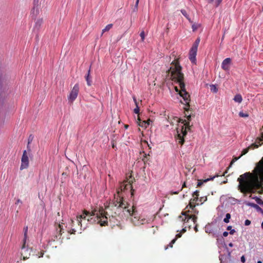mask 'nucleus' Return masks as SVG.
I'll list each match as a JSON object with an SVG mask.
<instances>
[{
    "label": "nucleus",
    "instance_id": "obj_39",
    "mask_svg": "<svg viewBox=\"0 0 263 263\" xmlns=\"http://www.w3.org/2000/svg\"><path fill=\"white\" fill-rule=\"evenodd\" d=\"M32 140H33V137H32V136L30 135L28 138V145H29L30 143H31L32 142ZM27 147L29 148V146H27Z\"/></svg>",
    "mask_w": 263,
    "mask_h": 263
},
{
    "label": "nucleus",
    "instance_id": "obj_20",
    "mask_svg": "<svg viewBox=\"0 0 263 263\" xmlns=\"http://www.w3.org/2000/svg\"><path fill=\"white\" fill-rule=\"evenodd\" d=\"M233 100H234L235 102L240 103L242 101V98L241 95L237 94L235 96Z\"/></svg>",
    "mask_w": 263,
    "mask_h": 263
},
{
    "label": "nucleus",
    "instance_id": "obj_19",
    "mask_svg": "<svg viewBox=\"0 0 263 263\" xmlns=\"http://www.w3.org/2000/svg\"><path fill=\"white\" fill-rule=\"evenodd\" d=\"M28 229V228L27 226L24 228V239L23 241L24 243H26V240L27 239Z\"/></svg>",
    "mask_w": 263,
    "mask_h": 263
},
{
    "label": "nucleus",
    "instance_id": "obj_61",
    "mask_svg": "<svg viewBox=\"0 0 263 263\" xmlns=\"http://www.w3.org/2000/svg\"><path fill=\"white\" fill-rule=\"evenodd\" d=\"M124 127H125V128L127 129L128 127V125H125Z\"/></svg>",
    "mask_w": 263,
    "mask_h": 263
},
{
    "label": "nucleus",
    "instance_id": "obj_29",
    "mask_svg": "<svg viewBox=\"0 0 263 263\" xmlns=\"http://www.w3.org/2000/svg\"><path fill=\"white\" fill-rule=\"evenodd\" d=\"M213 178H211L210 179H205L203 181L199 180L198 182L197 186H200L203 184V182H206L209 180H212Z\"/></svg>",
    "mask_w": 263,
    "mask_h": 263
},
{
    "label": "nucleus",
    "instance_id": "obj_57",
    "mask_svg": "<svg viewBox=\"0 0 263 263\" xmlns=\"http://www.w3.org/2000/svg\"><path fill=\"white\" fill-rule=\"evenodd\" d=\"M229 246L230 247H232L233 246V243H231H231H230L229 244Z\"/></svg>",
    "mask_w": 263,
    "mask_h": 263
},
{
    "label": "nucleus",
    "instance_id": "obj_27",
    "mask_svg": "<svg viewBox=\"0 0 263 263\" xmlns=\"http://www.w3.org/2000/svg\"><path fill=\"white\" fill-rule=\"evenodd\" d=\"M231 218V215L229 213H227L226 215V217L223 219V221L225 223H228L230 221V219Z\"/></svg>",
    "mask_w": 263,
    "mask_h": 263
},
{
    "label": "nucleus",
    "instance_id": "obj_45",
    "mask_svg": "<svg viewBox=\"0 0 263 263\" xmlns=\"http://www.w3.org/2000/svg\"><path fill=\"white\" fill-rule=\"evenodd\" d=\"M251 224V221L248 220V219H247L245 220V224L246 226H249L250 224Z\"/></svg>",
    "mask_w": 263,
    "mask_h": 263
},
{
    "label": "nucleus",
    "instance_id": "obj_37",
    "mask_svg": "<svg viewBox=\"0 0 263 263\" xmlns=\"http://www.w3.org/2000/svg\"><path fill=\"white\" fill-rule=\"evenodd\" d=\"M255 200L259 204H263V201L258 197H255Z\"/></svg>",
    "mask_w": 263,
    "mask_h": 263
},
{
    "label": "nucleus",
    "instance_id": "obj_9",
    "mask_svg": "<svg viewBox=\"0 0 263 263\" xmlns=\"http://www.w3.org/2000/svg\"><path fill=\"white\" fill-rule=\"evenodd\" d=\"M79 92V85L77 83L74 85L72 90H71L69 95L68 97V99L69 101L73 102L77 98Z\"/></svg>",
    "mask_w": 263,
    "mask_h": 263
},
{
    "label": "nucleus",
    "instance_id": "obj_43",
    "mask_svg": "<svg viewBox=\"0 0 263 263\" xmlns=\"http://www.w3.org/2000/svg\"><path fill=\"white\" fill-rule=\"evenodd\" d=\"M77 230L74 228H72L70 231L69 232L70 234H74L75 233L77 232Z\"/></svg>",
    "mask_w": 263,
    "mask_h": 263
},
{
    "label": "nucleus",
    "instance_id": "obj_5",
    "mask_svg": "<svg viewBox=\"0 0 263 263\" xmlns=\"http://www.w3.org/2000/svg\"><path fill=\"white\" fill-rule=\"evenodd\" d=\"M186 116H187V121L185 120H182V123L184 124V125L182 126L180 129V133H179V131L177 130L178 134L177 137H176V140L178 141V143L181 145H183L184 143V137L186 135L187 132L191 130L190 121L191 120V115H186Z\"/></svg>",
    "mask_w": 263,
    "mask_h": 263
},
{
    "label": "nucleus",
    "instance_id": "obj_48",
    "mask_svg": "<svg viewBox=\"0 0 263 263\" xmlns=\"http://www.w3.org/2000/svg\"><path fill=\"white\" fill-rule=\"evenodd\" d=\"M194 198L192 199L193 201L197 202L199 199L198 197H193Z\"/></svg>",
    "mask_w": 263,
    "mask_h": 263
},
{
    "label": "nucleus",
    "instance_id": "obj_40",
    "mask_svg": "<svg viewBox=\"0 0 263 263\" xmlns=\"http://www.w3.org/2000/svg\"><path fill=\"white\" fill-rule=\"evenodd\" d=\"M193 197H199V191L196 190L193 194Z\"/></svg>",
    "mask_w": 263,
    "mask_h": 263
},
{
    "label": "nucleus",
    "instance_id": "obj_23",
    "mask_svg": "<svg viewBox=\"0 0 263 263\" xmlns=\"http://www.w3.org/2000/svg\"><path fill=\"white\" fill-rule=\"evenodd\" d=\"M208 3H212L215 1V4L216 7H218L222 0H206Z\"/></svg>",
    "mask_w": 263,
    "mask_h": 263
},
{
    "label": "nucleus",
    "instance_id": "obj_1",
    "mask_svg": "<svg viewBox=\"0 0 263 263\" xmlns=\"http://www.w3.org/2000/svg\"><path fill=\"white\" fill-rule=\"evenodd\" d=\"M105 209L106 211L103 207H100L96 217L97 223L101 226L107 225L108 219L111 221L117 216H119L122 212L127 217L126 211L132 210V207H129V203L124 200L123 197L116 195L112 201L107 206H105Z\"/></svg>",
    "mask_w": 263,
    "mask_h": 263
},
{
    "label": "nucleus",
    "instance_id": "obj_10",
    "mask_svg": "<svg viewBox=\"0 0 263 263\" xmlns=\"http://www.w3.org/2000/svg\"><path fill=\"white\" fill-rule=\"evenodd\" d=\"M29 166V158L26 150L23 151V155L21 158V165L20 166V170H23L24 169L28 168Z\"/></svg>",
    "mask_w": 263,
    "mask_h": 263
},
{
    "label": "nucleus",
    "instance_id": "obj_36",
    "mask_svg": "<svg viewBox=\"0 0 263 263\" xmlns=\"http://www.w3.org/2000/svg\"><path fill=\"white\" fill-rule=\"evenodd\" d=\"M207 200L206 197H201L199 199V201L201 202V203H203L204 202H205Z\"/></svg>",
    "mask_w": 263,
    "mask_h": 263
},
{
    "label": "nucleus",
    "instance_id": "obj_26",
    "mask_svg": "<svg viewBox=\"0 0 263 263\" xmlns=\"http://www.w3.org/2000/svg\"><path fill=\"white\" fill-rule=\"evenodd\" d=\"M187 209V211H186L185 213H186V214H187V213H193V215H195V214H198V211L197 210V209H195V208H194V209H190V208L189 209Z\"/></svg>",
    "mask_w": 263,
    "mask_h": 263
},
{
    "label": "nucleus",
    "instance_id": "obj_64",
    "mask_svg": "<svg viewBox=\"0 0 263 263\" xmlns=\"http://www.w3.org/2000/svg\"><path fill=\"white\" fill-rule=\"evenodd\" d=\"M257 263H262V261H260V260H258V261H257Z\"/></svg>",
    "mask_w": 263,
    "mask_h": 263
},
{
    "label": "nucleus",
    "instance_id": "obj_22",
    "mask_svg": "<svg viewBox=\"0 0 263 263\" xmlns=\"http://www.w3.org/2000/svg\"><path fill=\"white\" fill-rule=\"evenodd\" d=\"M39 9L37 7H36L35 6L31 10V13L35 16H36L39 14Z\"/></svg>",
    "mask_w": 263,
    "mask_h": 263
},
{
    "label": "nucleus",
    "instance_id": "obj_59",
    "mask_svg": "<svg viewBox=\"0 0 263 263\" xmlns=\"http://www.w3.org/2000/svg\"><path fill=\"white\" fill-rule=\"evenodd\" d=\"M115 146H115V143H113L112 144V148H115Z\"/></svg>",
    "mask_w": 263,
    "mask_h": 263
},
{
    "label": "nucleus",
    "instance_id": "obj_18",
    "mask_svg": "<svg viewBox=\"0 0 263 263\" xmlns=\"http://www.w3.org/2000/svg\"><path fill=\"white\" fill-rule=\"evenodd\" d=\"M195 203L196 202L193 201V200L191 199L190 201L189 205L186 207L185 209L190 208V209H194L196 205H198L199 204L198 203L195 204Z\"/></svg>",
    "mask_w": 263,
    "mask_h": 263
},
{
    "label": "nucleus",
    "instance_id": "obj_4",
    "mask_svg": "<svg viewBox=\"0 0 263 263\" xmlns=\"http://www.w3.org/2000/svg\"><path fill=\"white\" fill-rule=\"evenodd\" d=\"M98 213V210L95 209L91 212H89L86 210H84L83 213L79 216L77 217V221L79 226L80 227V230L82 229V220H87L91 223L97 222V220L96 217L97 216V213Z\"/></svg>",
    "mask_w": 263,
    "mask_h": 263
},
{
    "label": "nucleus",
    "instance_id": "obj_12",
    "mask_svg": "<svg viewBox=\"0 0 263 263\" xmlns=\"http://www.w3.org/2000/svg\"><path fill=\"white\" fill-rule=\"evenodd\" d=\"M182 214L183 216H179V218L182 219V220L184 222H188L191 219L194 223L197 221V217L195 215H189L188 214H186V213H182Z\"/></svg>",
    "mask_w": 263,
    "mask_h": 263
},
{
    "label": "nucleus",
    "instance_id": "obj_6",
    "mask_svg": "<svg viewBox=\"0 0 263 263\" xmlns=\"http://www.w3.org/2000/svg\"><path fill=\"white\" fill-rule=\"evenodd\" d=\"M127 217H132L131 221L135 226L143 224L147 222V220L144 218H140L138 216V213L136 208L134 205L132 206V210L126 211Z\"/></svg>",
    "mask_w": 263,
    "mask_h": 263
},
{
    "label": "nucleus",
    "instance_id": "obj_56",
    "mask_svg": "<svg viewBox=\"0 0 263 263\" xmlns=\"http://www.w3.org/2000/svg\"><path fill=\"white\" fill-rule=\"evenodd\" d=\"M139 0H137L136 2V6H137L139 3Z\"/></svg>",
    "mask_w": 263,
    "mask_h": 263
},
{
    "label": "nucleus",
    "instance_id": "obj_14",
    "mask_svg": "<svg viewBox=\"0 0 263 263\" xmlns=\"http://www.w3.org/2000/svg\"><path fill=\"white\" fill-rule=\"evenodd\" d=\"M63 223L60 224L59 223L56 229V231L57 232V234L55 236V239H53L54 241L55 240V239L58 240V239H60L62 235V233H63Z\"/></svg>",
    "mask_w": 263,
    "mask_h": 263
},
{
    "label": "nucleus",
    "instance_id": "obj_8",
    "mask_svg": "<svg viewBox=\"0 0 263 263\" xmlns=\"http://www.w3.org/2000/svg\"><path fill=\"white\" fill-rule=\"evenodd\" d=\"M200 40L198 37L197 38L195 42L194 43L191 49H190L189 53V59L192 63H195L196 59V57L197 55V51L198 45L199 44Z\"/></svg>",
    "mask_w": 263,
    "mask_h": 263
},
{
    "label": "nucleus",
    "instance_id": "obj_52",
    "mask_svg": "<svg viewBox=\"0 0 263 263\" xmlns=\"http://www.w3.org/2000/svg\"><path fill=\"white\" fill-rule=\"evenodd\" d=\"M181 236V234H178L176 235V239L179 238V237H180Z\"/></svg>",
    "mask_w": 263,
    "mask_h": 263
},
{
    "label": "nucleus",
    "instance_id": "obj_33",
    "mask_svg": "<svg viewBox=\"0 0 263 263\" xmlns=\"http://www.w3.org/2000/svg\"><path fill=\"white\" fill-rule=\"evenodd\" d=\"M255 143L257 144H263V139L260 138H257L256 140Z\"/></svg>",
    "mask_w": 263,
    "mask_h": 263
},
{
    "label": "nucleus",
    "instance_id": "obj_49",
    "mask_svg": "<svg viewBox=\"0 0 263 263\" xmlns=\"http://www.w3.org/2000/svg\"><path fill=\"white\" fill-rule=\"evenodd\" d=\"M228 234H229L228 232H226V231H225V232H224L223 233V236L224 237H227V236H228Z\"/></svg>",
    "mask_w": 263,
    "mask_h": 263
},
{
    "label": "nucleus",
    "instance_id": "obj_55",
    "mask_svg": "<svg viewBox=\"0 0 263 263\" xmlns=\"http://www.w3.org/2000/svg\"><path fill=\"white\" fill-rule=\"evenodd\" d=\"M179 191L173 192L172 193V194H178L179 193Z\"/></svg>",
    "mask_w": 263,
    "mask_h": 263
},
{
    "label": "nucleus",
    "instance_id": "obj_24",
    "mask_svg": "<svg viewBox=\"0 0 263 263\" xmlns=\"http://www.w3.org/2000/svg\"><path fill=\"white\" fill-rule=\"evenodd\" d=\"M181 12L182 14L189 21V22L191 23H193V22L191 20V18L189 17L186 10H181Z\"/></svg>",
    "mask_w": 263,
    "mask_h": 263
},
{
    "label": "nucleus",
    "instance_id": "obj_28",
    "mask_svg": "<svg viewBox=\"0 0 263 263\" xmlns=\"http://www.w3.org/2000/svg\"><path fill=\"white\" fill-rule=\"evenodd\" d=\"M250 149H251V147L249 146L247 148L243 149L241 152V154L240 156L242 157L243 155H246Z\"/></svg>",
    "mask_w": 263,
    "mask_h": 263
},
{
    "label": "nucleus",
    "instance_id": "obj_34",
    "mask_svg": "<svg viewBox=\"0 0 263 263\" xmlns=\"http://www.w3.org/2000/svg\"><path fill=\"white\" fill-rule=\"evenodd\" d=\"M140 36L141 38V41L142 42L144 41V39H145V33H144V31H142L140 34Z\"/></svg>",
    "mask_w": 263,
    "mask_h": 263
},
{
    "label": "nucleus",
    "instance_id": "obj_50",
    "mask_svg": "<svg viewBox=\"0 0 263 263\" xmlns=\"http://www.w3.org/2000/svg\"><path fill=\"white\" fill-rule=\"evenodd\" d=\"M175 90L177 91V92H178L179 93V91L180 90V88L179 87V89L178 88V87L176 86L175 87Z\"/></svg>",
    "mask_w": 263,
    "mask_h": 263
},
{
    "label": "nucleus",
    "instance_id": "obj_53",
    "mask_svg": "<svg viewBox=\"0 0 263 263\" xmlns=\"http://www.w3.org/2000/svg\"><path fill=\"white\" fill-rule=\"evenodd\" d=\"M234 232H235V230L234 229H233V230H231V231L230 232V234H233Z\"/></svg>",
    "mask_w": 263,
    "mask_h": 263
},
{
    "label": "nucleus",
    "instance_id": "obj_35",
    "mask_svg": "<svg viewBox=\"0 0 263 263\" xmlns=\"http://www.w3.org/2000/svg\"><path fill=\"white\" fill-rule=\"evenodd\" d=\"M240 157V156L238 157H234L230 163V166L232 165L235 161L238 160Z\"/></svg>",
    "mask_w": 263,
    "mask_h": 263
},
{
    "label": "nucleus",
    "instance_id": "obj_2",
    "mask_svg": "<svg viewBox=\"0 0 263 263\" xmlns=\"http://www.w3.org/2000/svg\"><path fill=\"white\" fill-rule=\"evenodd\" d=\"M238 189L241 193H253L256 189H259L263 184V157L256 164L253 173L247 172L237 179Z\"/></svg>",
    "mask_w": 263,
    "mask_h": 263
},
{
    "label": "nucleus",
    "instance_id": "obj_47",
    "mask_svg": "<svg viewBox=\"0 0 263 263\" xmlns=\"http://www.w3.org/2000/svg\"><path fill=\"white\" fill-rule=\"evenodd\" d=\"M241 261L242 262L244 263L246 261V259L244 256H242L241 257Z\"/></svg>",
    "mask_w": 263,
    "mask_h": 263
},
{
    "label": "nucleus",
    "instance_id": "obj_30",
    "mask_svg": "<svg viewBox=\"0 0 263 263\" xmlns=\"http://www.w3.org/2000/svg\"><path fill=\"white\" fill-rule=\"evenodd\" d=\"M199 27L200 25L197 24H193L192 25V28L193 31H196Z\"/></svg>",
    "mask_w": 263,
    "mask_h": 263
},
{
    "label": "nucleus",
    "instance_id": "obj_41",
    "mask_svg": "<svg viewBox=\"0 0 263 263\" xmlns=\"http://www.w3.org/2000/svg\"><path fill=\"white\" fill-rule=\"evenodd\" d=\"M44 252L43 251H41L40 252H39L37 254H36V255L38 256V258H40V257H42L44 255Z\"/></svg>",
    "mask_w": 263,
    "mask_h": 263
},
{
    "label": "nucleus",
    "instance_id": "obj_17",
    "mask_svg": "<svg viewBox=\"0 0 263 263\" xmlns=\"http://www.w3.org/2000/svg\"><path fill=\"white\" fill-rule=\"evenodd\" d=\"M90 68L88 70L87 74V75L85 77V79H86V82H87V84L88 86H91V83H92V81H91V78L90 77Z\"/></svg>",
    "mask_w": 263,
    "mask_h": 263
},
{
    "label": "nucleus",
    "instance_id": "obj_31",
    "mask_svg": "<svg viewBox=\"0 0 263 263\" xmlns=\"http://www.w3.org/2000/svg\"><path fill=\"white\" fill-rule=\"evenodd\" d=\"M239 116L240 117H242V118H247V117H249V114L247 112H243L242 111H240L239 112Z\"/></svg>",
    "mask_w": 263,
    "mask_h": 263
},
{
    "label": "nucleus",
    "instance_id": "obj_13",
    "mask_svg": "<svg viewBox=\"0 0 263 263\" xmlns=\"http://www.w3.org/2000/svg\"><path fill=\"white\" fill-rule=\"evenodd\" d=\"M231 62V59L229 58L225 59L221 64V68L226 71H228L230 68V64Z\"/></svg>",
    "mask_w": 263,
    "mask_h": 263
},
{
    "label": "nucleus",
    "instance_id": "obj_38",
    "mask_svg": "<svg viewBox=\"0 0 263 263\" xmlns=\"http://www.w3.org/2000/svg\"><path fill=\"white\" fill-rule=\"evenodd\" d=\"M139 111H140V109H139V106H137V107H136L134 110V112L136 114H139Z\"/></svg>",
    "mask_w": 263,
    "mask_h": 263
},
{
    "label": "nucleus",
    "instance_id": "obj_21",
    "mask_svg": "<svg viewBox=\"0 0 263 263\" xmlns=\"http://www.w3.org/2000/svg\"><path fill=\"white\" fill-rule=\"evenodd\" d=\"M113 26V25L112 24H109L107 25L105 28H104L102 31L101 35H103V34L106 31H108Z\"/></svg>",
    "mask_w": 263,
    "mask_h": 263
},
{
    "label": "nucleus",
    "instance_id": "obj_16",
    "mask_svg": "<svg viewBox=\"0 0 263 263\" xmlns=\"http://www.w3.org/2000/svg\"><path fill=\"white\" fill-rule=\"evenodd\" d=\"M137 120H138L137 123L138 124V125L142 127H144V128H146L149 125V123H147V121H141L139 116H138Z\"/></svg>",
    "mask_w": 263,
    "mask_h": 263
},
{
    "label": "nucleus",
    "instance_id": "obj_60",
    "mask_svg": "<svg viewBox=\"0 0 263 263\" xmlns=\"http://www.w3.org/2000/svg\"><path fill=\"white\" fill-rule=\"evenodd\" d=\"M231 226H229L228 228H227V230H230L231 229Z\"/></svg>",
    "mask_w": 263,
    "mask_h": 263
},
{
    "label": "nucleus",
    "instance_id": "obj_25",
    "mask_svg": "<svg viewBox=\"0 0 263 263\" xmlns=\"http://www.w3.org/2000/svg\"><path fill=\"white\" fill-rule=\"evenodd\" d=\"M210 90L212 92L214 93H216L218 91V88L215 85L211 84L210 85Z\"/></svg>",
    "mask_w": 263,
    "mask_h": 263
},
{
    "label": "nucleus",
    "instance_id": "obj_51",
    "mask_svg": "<svg viewBox=\"0 0 263 263\" xmlns=\"http://www.w3.org/2000/svg\"><path fill=\"white\" fill-rule=\"evenodd\" d=\"M22 203V201L20 199H18L17 200H16V202L15 203V204H18V203Z\"/></svg>",
    "mask_w": 263,
    "mask_h": 263
},
{
    "label": "nucleus",
    "instance_id": "obj_54",
    "mask_svg": "<svg viewBox=\"0 0 263 263\" xmlns=\"http://www.w3.org/2000/svg\"><path fill=\"white\" fill-rule=\"evenodd\" d=\"M38 2H39V0H34V5H35L37 4Z\"/></svg>",
    "mask_w": 263,
    "mask_h": 263
},
{
    "label": "nucleus",
    "instance_id": "obj_58",
    "mask_svg": "<svg viewBox=\"0 0 263 263\" xmlns=\"http://www.w3.org/2000/svg\"><path fill=\"white\" fill-rule=\"evenodd\" d=\"M185 183L184 182V183H183V185H182V188H181V189L180 190H182V189L184 187H185Z\"/></svg>",
    "mask_w": 263,
    "mask_h": 263
},
{
    "label": "nucleus",
    "instance_id": "obj_11",
    "mask_svg": "<svg viewBox=\"0 0 263 263\" xmlns=\"http://www.w3.org/2000/svg\"><path fill=\"white\" fill-rule=\"evenodd\" d=\"M25 244L23 242L21 248V255L23 257V259L24 260L30 257L31 252L32 251V248L26 247Z\"/></svg>",
    "mask_w": 263,
    "mask_h": 263
},
{
    "label": "nucleus",
    "instance_id": "obj_62",
    "mask_svg": "<svg viewBox=\"0 0 263 263\" xmlns=\"http://www.w3.org/2000/svg\"><path fill=\"white\" fill-rule=\"evenodd\" d=\"M146 121H147V123H150V122H151V120L150 119H148V120H147Z\"/></svg>",
    "mask_w": 263,
    "mask_h": 263
},
{
    "label": "nucleus",
    "instance_id": "obj_7",
    "mask_svg": "<svg viewBox=\"0 0 263 263\" xmlns=\"http://www.w3.org/2000/svg\"><path fill=\"white\" fill-rule=\"evenodd\" d=\"M134 178H132V175L129 176V178L127 180L124 181L120 184V186L117 190V195L121 196L120 193L122 192H124L128 189H130L131 195L133 196L134 193V190L133 189L132 183L133 182Z\"/></svg>",
    "mask_w": 263,
    "mask_h": 263
},
{
    "label": "nucleus",
    "instance_id": "obj_46",
    "mask_svg": "<svg viewBox=\"0 0 263 263\" xmlns=\"http://www.w3.org/2000/svg\"><path fill=\"white\" fill-rule=\"evenodd\" d=\"M251 205L252 206H253V207L256 208V209H258L261 210V209L258 205H257V204H256L255 203H252Z\"/></svg>",
    "mask_w": 263,
    "mask_h": 263
},
{
    "label": "nucleus",
    "instance_id": "obj_15",
    "mask_svg": "<svg viewBox=\"0 0 263 263\" xmlns=\"http://www.w3.org/2000/svg\"><path fill=\"white\" fill-rule=\"evenodd\" d=\"M43 23V18H39L35 21V24L34 26V29L39 30Z\"/></svg>",
    "mask_w": 263,
    "mask_h": 263
},
{
    "label": "nucleus",
    "instance_id": "obj_44",
    "mask_svg": "<svg viewBox=\"0 0 263 263\" xmlns=\"http://www.w3.org/2000/svg\"><path fill=\"white\" fill-rule=\"evenodd\" d=\"M133 98L134 101V102L135 103V105H136V107H137V106H139V105H138L139 103L137 101V100H136V98L135 97H133Z\"/></svg>",
    "mask_w": 263,
    "mask_h": 263
},
{
    "label": "nucleus",
    "instance_id": "obj_42",
    "mask_svg": "<svg viewBox=\"0 0 263 263\" xmlns=\"http://www.w3.org/2000/svg\"><path fill=\"white\" fill-rule=\"evenodd\" d=\"M176 241V238H175V239H173L171 241V242H170V243L169 245V247H171V248H172L173 244Z\"/></svg>",
    "mask_w": 263,
    "mask_h": 263
},
{
    "label": "nucleus",
    "instance_id": "obj_32",
    "mask_svg": "<svg viewBox=\"0 0 263 263\" xmlns=\"http://www.w3.org/2000/svg\"><path fill=\"white\" fill-rule=\"evenodd\" d=\"M261 145V144H257L256 143H252V144H251L249 147H250L251 149L257 148Z\"/></svg>",
    "mask_w": 263,
    "mask_h": 263
},
{
    "label": "nucleus",
    "instance_id": "obj_63",
    "mask_svg": "<svg viewBox=\"0 0 263 263\" xmlns=\"http://www.w3.org/2000/svg\"><path fill=\"white\" fill-rule=\"evenodd\" d=\"M261 227L263 229V221L262 222V223L261 224Z\"/></svg>",
    "mask_w": 263,
    "mask_h": 263
},
{
    "label": "nucleus",
    "instance_id": "obj_3",
    "mask_svg": "<svg viewBox=\"0 0 263 263\" xmlns=\"http://www.w3.org/2000/svg\"><path fill=\"white\" fill-rule=\"evenodd\" d=\"M182 68L179 64L178 60H175L171 63V66L168 70L171 73V78L172 81L177 83L180 88L179 91L180 96L182 97L184 101V104L186 106L184 109L188 111L190 107V95L186 91L185 84L184 83L183 74L181 72Z\"/></svg>",
    "mask_w": 263,
    "mask_h": 263
}]
</instances>
